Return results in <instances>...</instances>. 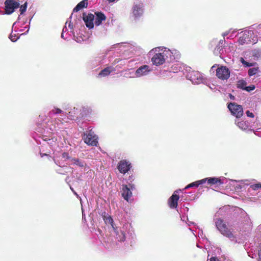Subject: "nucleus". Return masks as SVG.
<instances>
[{
	"label": "nucleus",
	"mask_w": 261,
	"mask_h": 261,
	"mask_svg": "<svg viewBox=\"0 0 261 261\" xmlns=\"http://www.w3.org/2000/svg\"><path fill=\"white\" fill-rule=\"evenodd\" d=\"M54 162L56 164H57V165H59V166H62V164H61L59 162H58V161H57V160L55 158H54Z\"/></svg>",
	"instance_id": "obj_33"
},
{
	"label": "nucleus",
	"mask_w": 261,
	"mask_h": 261,
	"mask_svg": "<svg viewBox=\"0 0 261 261\" xmlns=\"http://www.w3.org/2000/svg\"><path fill=\"white\" fill-rule=\"evenodd\" d=\"M10 39H11V40L12 41L15 42L17 40L18 37H16V36H13V35L12 34H11L10 36Z\"/></svg>",
	"instance_id": "obj_31"
},
{
	"label": "nucleus",
	"mask_w": 261,
	"mask_h": 261,
	"mask_svg": "<svg viewBox=\"0 0 261 261\" xmlns=\"http://www.w3.org/2000/svg\"><path fill=\"white\" fill-rule=\"evenodd\" d=\"M52 112L54 114H59V113H61L62 114V116L64 115V113L60 109H58V108H56L54 110H52Z\"/></svg>",
	"instance_id": "obj_27"
},
{
	"label": "nucleus",
	"mask_w": 261,
	"mask_h": 261,
	"mask_svg": "<svg viewBox=\"0 0 261 261\" xmlns=\"http://www.w3.org/2000/svg\"><path fill=\"white\" fill-rule=\"evenodd\" d=\"M95 18V15L91 13H86L83 14V19L85 22V23L87 28L89 29H92L94 27V20Z\"/></svg>",
	"instance_id": "obj_12"
},
{
	"label": "nucleus",
	"mask_w": 261,
	"mask_h": 261,
	"mask_svg": "<svg viewBox=\"0 0 261 261\" xmlns=\"http://www.w3.org/2000/svg\"><path fill=\"white\" fill-rule=\"evenodd\" d=\"M210 261H220L218 258L213 257L210 259Z\"/></svg>",
	"instance_id": "obj_35"
},
{
	"label": "nucleus",
	"mask_w": 261,
	"mask_h": 261,
	"mask_svg": "<svg viewBox=\"0 0 261 261\" xmlns=\"http://www.w3.org/2000/svg\"><path fill=\"white\" fill-rule=\"evenodd\" d=\"M5 6L6 14H11L15 9L19 7V3L16 0H6L5 2Z\"/></svg>",
	"instance_id": "obj_9"
},
{
	"label": "nucleus",
	"mask_w": 261,
	"mask_h": 261,
	"mask_svg": "<svg viewBox=\"0 0 261 261\" xmlns=\"http://www.w3.org/2000/svg\"><path fill=\"white\" fill-rule=\"evenodd\" d=\"M62 157H63V158H64V159H68V154L66 153H63L62 154Z\"/></svg>",
	"instance_id": "obj_34"
},
{
	"label": "nucleus",
	"mask_w": 261,
	"mask_h": 261,
	"mask_svg": "<svg viewBox=\"0 0 261 261\" xmlns=\"http://www.w3.org/2000/svg\"><path fill=\"white\" fill-rule=\"evenodd\" d=\"M70 164L72 165H76L79 167H84L85 163L84 161L77 159L72 158L70 160Z\"/></svg>",
	"instance_id": "obj_22"
},
{
	"label": "nucleus",
	"mask_w": 261,
	"mask_h": 261,
	"mask_svg": "<svg viewBox=\"0 0 261 261\" xmlns=\"http://www.w3.org/2000/svg\"><path fill=\"white\" fill-rule=\"evenodd\" d=\"M152 71L151 68L147 65H144L139 67L134 73H130L129 76L131 78L141 77L148 75Z\"/></svg>",
	"instance_id": "obj_4"
},
{
	"label": "nucleus",
	"mask_w": 261,
	"mask_h": 261,
	"mask_svg": "<svg viewBox=\"0 0 261 261\" xmlns=\"http://www.w3.org/2000/svg\"><path fill=\"white\" fill-rule=\"evenodd\" d=\"M187 78L194 84H199L203 82V77L199 72L192 71L187 75Z\"/></svg>",
	"instance_id": "obj_8"
},
{
	"label": "nucleus",
	"mask_w": 261,
	"mask_h": 261,
	"mask_svg": "<svg viewBox=\"0 0 261 261\" xmlns=\"http://www.w3.org/2000/svg\"><path fill=\"white\" fill-rule=\"evenodd\" d=\"M190 188H192V186H191V184H189L188 185H187L185 188V189H189Z\"/></svg>",
	"instance_id": "obj_38"
},
{
	"label": "nucleus",
	"mask_w": 261,
	"mask_h": 261,
	"mask_svg": "<svg viewBox=\"0 0 261 261\" xmlns=\"http://www.w3.org/2000/svg\"><path fill=\"white\" fill-rule=\"evenodd\" d=\"M144 9L143 4L141 3H135L132 7L130 16L134 19L137 20L143 14Z\"/></svg>",
	"instance_id": "obj_5"
},
{
	"label": "nucleus",
	"mask_w": 261,
	"mask_h": 261,
	"mask_svg": "<svg viewBox=\"0 0 261 261\" xmlns=\"http://www.w3.org/2000/svg\"><path fill=\"white\" fill-rule=\"evenodd\" d=\"M258 27L261 29V24L259 25Z\"/></svg>",
	"instance_id": "obj_50"
},
{
	"label": "nucleus",
	"mask_w": 261,
	"mask_h": 261,
	"mask_svg": "<svg viewBox=\"0 0 261 261\" xmlns=\"http://www.w3.org/2000/svg\"><path fill=\"white\" fill-rule=\"evenodd\" d=\"M229 32H230V31H228V32H226L224 33L223 34V36H224V37H225V36H227V35L229 34Z\"/></svg>",
	"instance_id": "obj_40"
},
{
	"label": "nucleus",
	"mask_w": 261,
	"mask_h": 261,
	"mask_svg": "<svg viewBox=\"0 0 261 261\" xmlns=\"http://www.w3.org/2000/svg\"><path fill=\"white\" fill-rule=\"evenodd\" d=\"M253 34L252 31L245 32L242 36L240 37L239 39V42L240 44H244L245 43H251L249 37Z\"/></svg>",
	"instance_id": "obj_15"
},
{
	"label": "nucleus",
	"mask_w": 261,
	"mask_h": 261,
	"mask_svg": "<svg viewBox=\"0 0 261 261\" xmlns=\"http://www.w3.org/2000/svg\"><path fill=\"white\" fill-rule=\"evenodd\" d=\"M258 71H259V70H258V68L257 67H253V68H250L248 70V75L250 76H251L254 75L255 74H256Z\"/></svg>",
	"instance_id": "obj_23"
},
{
	"label": "nucleus",
	"mask_w": 261,
	"mask_h": 261,
	"mask_svg": "<svg viewBox=\"0 0 261 261\" xmlns=\"http://www.w3.org/2000/svg\"><path fill=\"white\" fill-rule=\"evenodd\" d=\"M229 97H230V98L231 99H232V100H234V96H233V95H232V94H229Z\"/></svg>",
	"instance_id": "obj_37"
},
{
	"label": "nucleus",
	"mask_w": 261,
	"mask_h": 261,
	"mask_svg": "<svg viewBox=\"0 0 261 261\" xmlns=\"http://www.w3.org/2000/svg\"><path fill=\"white\" fill-rule=\"evenodd\" d=\"M260 188H261V185L260 184H255L252 186V188L254 190H256Z\"/></svg>",
	"instance_id": "obj_30"
},
{
	"label": "nucleus",
	"mask_w": 261,
	"mask_h": 261,
	"mask_svg": "<svg viewBox=\"0 0 261 261\" xmlns=\"http://www.w3.org/2000/svg\"><path fill=\"white\" fill-rule=\"evenodd\" d=\"M150 55H153L151 61L155 66L163 65L167 60L172 61L178 59L180 55L179 51L175 49H170L164 47H157L149 51Z\"/></svg>",
	"instance_id": "obj_1"
},
{
	"label": "nucleus",
	"mask_w": 261,
	"mask_h": 261,
	"mask_svg": "<svg viewBox=\"0 0 261 261\" xmlns=\"http://www.w3.org/2000/svg\"><path fill=\"white\" fill-rule=\"evenodd\" d=\"M205 180L206 179H201L197 181H196L195 182H193L192 183H191L192 188L193 187H198L199 185H202L204 183H205Z\"/></svg>",
	"instance_id": "obj_24"
},
{
	"label": "nucleus",
	"mask_w": 261,
	"mask_h": 261,
	"mask_svg": "<svg viewBox=\"0 0 261 261\" xmlns=\"http://www.w3.org/2000/svg\"><path fill=\"white\" fill-rule=\"evenodd\" d=\"M105 221L107 223H110L111 226H112L113 228L115 230V232L116 233L117 238L119 241H124L125 240V234L124 233V230H125L127 227L128 226V225L127 224H125L123 225L122 230V229H118L117 228H115L114 226V223L113 220L110 217H108L105 218Z\"/></svg>",
	"instance_id": "obj_3"
},
{
	"label": "nucleus",
	"mask_w": 261,
	"mask_h": 261,
	"mask_svg": "<svg viewBox=\"0 0 261 261\" xmlns=\"http://www.w3.org/2000/svg\"><path fill=\"white\" fill-rule=\"evenodd\" d=\"M70 189L72 190V191L73 192L74 191L73 190V188H72L71 187H70Z\"/></svg>",
	"instance_id": "obj_48"
},
{
	"label": "nucleus",
	"mask_w": 261,
	"mask_h": 261,
	"mask_svg": "<svg viewBox=\"0 0 261 261\" xmlns=\"http://www.w3.org/2000/svg\"><path fill=\"white\" fill-rule=\"evenodd\" d=\"M251 54V52H246L244 55V58L241 57L240 58V61L242 63V64L245 67H251L253 66L254 65L253 63H249L245 61V59H247L248 55Z\"/></svg>",
	"instance_id": "obj_19"
},
{
	"label": "nucleus",
	"mask_w": 261,
	"mask_h": 261,
	"mask_svg": "<svg viewBox=\"0 0 261 261\" xmlns=\"http://www.w3.org/2000/svg\"><path fill=\"white\" fill-rule=\"evenodd\" d=\"M130 167L131 165L128 162L122 160L119 163L118 169L120 173L125 174L129 170Z\"/></svg>",
	"instance_id": "obj_13"
},
{
	"label": "nucleus",
	"mask_w": 261,
	"mask_h": 261,
	"mask_svg": "<svg viewBox=\"0 0 261 261\" xmlns=\"http://www.w3.org/2000/svg\"><path fill=\"white\" fill-rule=\"evenodd\" d=\"M228 108L232 115L236 116L237 119L243 116V110L242 106L234 102H230L228 105Z\"/></svg>",
	"instance_id": "obj_6"
},
{
	"label": "nucleus",
	"mask_w": 261,
	"mask_h": 261,
	"mask_svg": "<svg viewBox=\"0 0 261 261\" xmlns=\"http://www.w3.org/2000/svg\"><path fill=\"white\" fill-rule=\"evenodd\" d=\"M109 2H113L115 1V0H108Z\"/></svg>",
	"instance_id": "obj_44"
},
{
	"label": "nucleus",
	"mask_w": 261,
	"mask_h": 261,
	"mask_svg": "<svg viewBox=\"0 0 261 261\" xmlns=\"http://www.w3.org/2000/svg\"><path fill=\"white\" fill-rule=\"evenodd\" d=\"M27 8V3H25L23 5H22L20 6V10H19V11L20 12V14H23L26 11Z\"/></svg>",
	"instance_id": "obj_26"
},
{
	"label": "nucleus",
	"mask_w": 261,
	"mask_h": 261,
	"mask_svg": "<svg viewBox=\"0 0 261 261\" xmlns=\"http://www.w3.org/2000/svg\"><path fill=\"white\" fill-rule=\"evenodd\" d=\"M76 41L77 42H80V41H81V40H79L77 38V40H76Z\"/></svg>",
	"instance_id": "obj_47"
},
{
	"label": "nucleus",
	"mask_w": 261,
	"mask_h": 261,
	"mask_svg": "<svg viewBox=\"0 0 261 261\" xmlns=\"http://www.w3.org/2000/svg\"><path fill=\"white\" fill-rule=\"evenodd\" d=\"M121 45H122V44H115V45H114L113 48H115V47H117V46H121Z\"/></svg>",
	"instance_id": "obj_41"
},
{
	"label": "nucleus",
	"mask_w": 261,
	"mask_h": 261,
	"mask_svg": "<svg viewBox=\"0 0 261 261\" xmlns=\"http://www.w3.org/2000/svg\"><path fill=\"white\" fill-rule=\"evenodd\" d=\"M66 30H67V28L66 27L63 28V33H62V34L61 35V37L62 38H64V35H63L64 32H66Z\"/></svg>",
	"instance_id": "obj_36"
},
{
	"label": "nucleus",
	"mask_w": 261,
	"mask_h": 261,
	"mask_svg": "<svg viewBox=\"0 0 261 261\" xmlns=\"http://www.w3.org/2000/svg\"><path fill=\"white\" fill-rule=\"evenodd\" d=\"M73 193H74V194H75L77 197H79L78 195L77 194V193H76L75 191H74V192H73Z\"/></svg>",
	"instance_id": "obj_43"
},
{
	"label": "nucleus",
	"mask_w": 261,
	"mask_h": 261,
	"mask_svg": "<svg viewBox=\"0 0 261 261\" xmlns=\"http://www.w3.org/2000/svg\"><path fill=\"white\" fill-rule=\"evenodd\" d=\"M88 6V2L87 0H83L80 2L74 8L73 12H76L84 8H87Z\"/></svg>",
	"instance_id": "obj_21"
},
{
	"label": "nucleus",
	"mask_w": 261,
	"mask_h": 261,
	"mask_svg": "<svg viewBox=\"0 0 261 261\" xmlns=\"http://www.w3.org/2000/svg\"><path fill=\"white\" fill-rule=\"evenodd\" d=\"M256 41V40H253V41L252 42V43H255Z\"/></svg>",
	"instance_id": "obj_46"
},
{
	"label": "nucleus",
	"mask_w": 261,
	"mask_h": 261,
	"mask_svg": "<svg viewBox=\"0 0 261 261\" xmlns=\"http://www.w3.org/2000/svg\"><path fill=\"white\" fill-rule=\"evenodd\" d=\"M83 139L85 143L92 146H96L97 143V137L92 130L84 134Z\"/></svg>",
	"instance_id": "obj_7"
},
{
	"label": "nucleus",
	"mask_w": 261,
	"mask_h": 261,
	"mask_svg": "<svg viewBox=\"0 0 261 261\" xmlns=\"http://www.w3.org/2000/svg\"><path fill=\"white\" fill-rule=\"evenodd\" d=\"M230 72L228 68L221 66L216 70L217 76L222 80H227L230 76Z\"/></svg>",
	"instance_id": "obj_10"
},
{
	"label": "nucleus",
	"mask_w": 261,
	"mask_h": 261,
	"mask_svg": "<svg viewBox=\"0 0 261 261\" xmlns=\"http://www.w3.org/2000/svg\"><path fill=\"white\" fill-rule=\"evenodd\" d=\"M255 87L254 85H251V86H247V87L246 86L245 87V90H246L248 92H250V91L253 90L255 89Z\"/></svg>",
	"instance_id": "obj_28"
},
{
	"label": "nucleus",
	"mask_w": 261,
	"mask_h": 261,
	"mask_svg": "<svg viewBox=\"0 0 261 261\" xmlns=\"http://www.w3.org/2000/svg\"><path fill=\"white\" fill-rule=\"evenodd\" d=\"M178 191H176L168 200V203L171 208H176L177 206V202L179 198V196L176 194Z\"/></svg>",
	"instance_id": "obj_16"
},
{
	"label": "nucleus",
	"mask_w": 261,
	"mask_h": 261,
	"mask_svg": "<svg viewBox=\"0 0 261 261\" xmlns=\"http://www.w3.org/2000/svg\"><path fill=\"white\" fill-rule=\"evenodd\" d=\"M235 123L240 129L243 130H246L249 127V124L248 122L240 120L239 118L236 119Z\"/></svg>",
	"instance_id": "obj_17"
},
{
	"label": "nucleus",
	"mask_w": 261,
	"mask_h": 261,
	"mask_svg": "<svg viewBox=\"0 0 261 261\" xmlns=\"http://www.w3.org/2000/svg\"><path fill=\"white\" fill-rule=\"evenodd\" d=\"M94 15L95 16L94 23L96 26L100 25L102 21L106 19V16L101 12H95Z\"/></svg>",
	"instance_id": "obj_14"
},
{
	"label": "nucleus",
	"mask_w": 261,
	"mask_h": 261,
	"mask_svg": "<svg viewBox=\"0 0 261 261\" xmlns=\"http://www.w3.org/2000/svg\"><path fill=\"white\" fill-rule=\"evenodd\" d=\"M203 179H206L205 182L207 181V184L210 185H215V184H223V181H221V179L213 177L210 178H205Z\"/></svg>",
	"instance_id": "obj_18"
},
{
	"label": "nucleus",
	"mask_w": 261,
	"mask_h": 261,
	"mask_svg": "<svg viewBox=\"0 0 261 261\" xmlns=\"http://www.w3.org/2000/svg\"><path fill=\"white\" fill-rule=\"evenodd\" d=\"M233 35L232 34H231L229 37H227V38H233Z\"/></svg>",
	"instance_id": "obj_42"
},
{
	"label": "nucleus",
	"mask_w": 261,
	"mask_h": 261,
	"mask_svg": "<svg viewBox=\"0 0 261 261\" xmlns=\"http://www.w3.org/2000/svg\"><path fill=\"white\" fill-rule=\"evenodd\" d=\"M236 32V31L233 30V31H232V33H233L234 32Z\"/></svg>",
	"instance_id": "obj_51"
},
{
	"label": "nucleus",
	"mask_w": 261,
	"mask_h": 261,
	"mask_svg": "<svg viewBox=\"0 0 261 261\" xmlns=\"http://www.w3.org/2000/svg\"><path fill=\"white\" fill-rule=\"evenodd\" d=\"M246 85V83L243 80H240L238 83V87L243 90H245Z\"/></svg>",
	"instance_id": "obj_25"
},
{
	"label": "nucleus",
	"mask_w": 261,
	"mask_h": 261,
	"mask_svg": "<svg viewBox=\"0 0 261 261\" xmlns=\"http://www.w3.org/2000/svg\"><path fill=\"white\" fill-rule=\"evenodd\" d=\"M114 71H115V69L113 67H108L102 70L98 74V76L101 77L106 76Z\"/></svg>",
	"instance_id": "obj_20"
},
{
	"label": "nucleus",
	"mask_w": 261,
	"mask_h": 261,
	"mask_svg": "<svg viewBox=\"0 0 261 261\" xmlns=\"http://www.w3.org/2000/svg\"><path fill=\"white\" fill-rule=\"evenodd\" d=\"M215 223L217 229L223 235L229 238L232 241L234 240L235 237L232 232L227 227L223 220L220 218L217 219Z\"/></svg>",
	"instance_id": "obj_2"
},
{
	"label": "nucleus",
	"mask_w": 261,
	"mask_h": 261,
	"mask_svg": "<svg viewBox=\"0 0 261 261\" xmlns=\"http://www.w3.org/2000/svg\"><path fill=\"white\" fill-rule=\"evenodd\" d=\"M43 155H47V154H41V157H43Z\"/></svg>",
	"instance_id": "obj_45"
},
{
	"label": "nucleus",
	"mask_w": 261,
	"mask_h": 261,
	"mask_svg": "<svg viewBox=\"0 0 261 261\" xmlns=\"http://www.w3.org/2000/svg\"><path fill=\"white\" fill-rule=\"evenodd\" d=\"M252 55L254 57V58H258L260 56V53L258 50H254L252 52Z\"/></svg>",
	"instance_id": "obj_29"
},
{
	"label": "nucleus",
	"mask_w": 261,
	"mask_h": 261,
	"mask_svg": "<svg viewBox=\"0 0 261 261\" xmlns=\"http://www.w3.org/2000/svg\"><path fill=\"white\" fill-rule=\"evenodd\" d=\"M260 136H261V135H260Z\"/></svg>",
	"instance_id": "obj_52"
},
{
	"label": "nucleus",
	"mask_w": 261,
	"mask_h": 261,
	"mask_svg": "<svg viewBox=\"0 0 261 261\" xmlns=\"http://www.w3.org/2000/svg\"><path fill=\"white\" fill-rule=\"evenodd\" d=\"M130 188H128L127 185H123L122 186V196L127 201H129L132 196V193L131 190L135 189L134 185H129Z\"/></svg>",
	"instance_id": "obj_11"
},
{
	"label": "nucleus",
	"mask_w": 261,
	"mask_h": 261,
	"mask_svg": "<svg viewBox=\"0 0 261 261\" xmlns=\"http://www.w3.org/2000/svg\"><path fill=\"white\" fill-rule=\"evenodd\" d=\"M246 114L249 117L253 118L254 116V114L252 112H250L249 111H247Z\"/></svg>",
	"instance_id": "obj_32"
},
{
	"label": "nucleus",
	"mask_w": 261,
	"mask_h": 261,
	"mask_svg": "<svg viewBox=\"0 0 261 261\" xmlns=\"http://www.w3.org/2000/svg\"><path fill=\"white\" fill-rule=\"evenodd\" d=\"M70 189L72 190V191L73 192L74 191L73 190V188H72L71 187H70Z\"/></svg>",
	"instance_id": "obj_49"
},
{
	"label": "nucleus",
	"mask_w": 261,
	"mask_h": 261,
	"mask_svg": "<svg viewBox=\"0 0 261 261\" xmlns=\"http://www.w3.org/2000/svg\"><path fill=\"white\" fill-rule=\"evenodd\" d=\"M258 256H259V260L261 261V249L258 253Z\"/></svg>",
	"instance_id": "obj_39"
}]
</instances>
